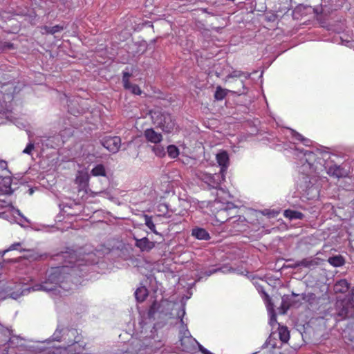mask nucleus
I'll use <instances>...</instances> for the list:
<instances>
[{
	"instance_id": "1",
	"label": "nucleus",
	"mask_w": 354,
	"mask_h": 354,
	"mask_svg": "<svg viewBox=\"0 0 354 354\" xmlns=\"http://www.w3.org/2000/svg\"><path fill=\"white\" fill-rule=\"evenodd\" d=\"M56 260L63 261V265L52 268L48 272L46 280L40 284H36L32 288H26L23 290L17 289L16 291L8 293V296L17 299L20 296L29 293L30 290H44L47 292L56 290L57 288L66 289L64 285L65 280H67L69 275L75 273V267L80 266L77 263V259L75 252L73 250L62 252L55 255Z\"/></svg>"
},
{
	"instance_id": "2",
	"label": "nucleus",
	"mask_w": 354,
	"mask_h": 354,
	"mask_svg": "<svg viewBox=\"0 0 354 354\" xmlns=\"http://www.w3.org/2000/svg\"><path fill=\"white\" fill-rule=\"evenodd\" d=\"M335 313L334 316L337 321L346 319L348 317L350 309L354 308V288L351 294H349L342 300H338L335 303Z\"/></svg>"
},
{
	"instance_id": "3",
	"label": "nucleus",
	"mask_w": 354,
	"mask_h": 354,
	"mask_svg": "<svg viewBox=\"0 0 354 354\" xmlns=\"http://www.w3.org/2000/svg\"><path fill=\"white\" fill-rule=\"evenodd\" d=\"M196 176L200 180L207 184L209 189H219L221 183L225 180L223 169L215 174L198 171L196 173Z\"/></svg>"
},
{
	"instance_id": "4",
	"label": "nucleus",
	"mask_w": 354,
	"mask_h": 354,
	"mask_svg": "<svg viewBox=\"0 0 354 354\" xmlns=\"http://www.w3.org/2000/svg\"><path fill=\"white\" fill-rule=\"evenodd\" d=\"M154 123L165 133L171 132L176 125L175 120L168 113H160L157 115Z\"/></svg>"
},
{
	"instance_id": "5",
	"label": "nucleus",
	"mask_w": 354,
	"mask_h": 354,
	"mask_svg": "<svg viewBox=\"0 0 354 354\" xmlns=\"http://www.w3.org/2000/svg\"><path fill=\"white\" fill-rule=\"evenodd\" d=\"M100 142L104 148L113 153H117L121 146V139L118 136H106L100 140Z\"/></svg>"
},
{
	"instance_id": "6",
	"label": "nucleus",
	"mask_w": 354,
	"mask_h": 354,
	"mask_svg": "<svg viewBox=\"0 0 354 354\" xmlns=\"http://www.w3.org/2000/svg\"><path fill=\"white\" fill-rule=\"evenodd\" d=\"M136 241L135 245L140 250L141 252H149L156 245V242L151 241L147 237L138 239L134 237Z\"/></svg>"
},
{
	"instance_id": "7",
	"label": "nucleus",
	"mask_w": 354,
	"mask_h": 354,
	"mask_svg": "<svg viewBox=\"0 0 354 354\" xmlns=\"http://www.w3.org/2000/svg\"><path fill=\"white\" fill-rule=\"evenodd\" d=\"M89 175L86 172L78 171L75 177V184L78 185L80 191L87 192Z\"/></svg>"
},
{
	"instance_id": "8",
	"label": "nucleus",
	"mask_w": 354,
	"mask_h": 354,
	"mask_svg": "<svg viewBox=\"0 0 354 354\" xmlns=\"http://www.w3.org/2000/svg\"><path fill=\"white\" fill-rule=\"evenodd\" d=\"M144 136L148 142L153 144H159L162 140V134L155 131L152 128L147 129L144 131Z\"/></svg>"
},
{
	"instance_id": "9",
	"label": "nucleus",
	"mask_w": 354,
	"mask_h": 354,
	"mask_svg": "<svg viewBox=\"0 0 354 354\" xmlns=\"http://www.w3.org/2000/svg\"><path fill=\"white\" fill-rule=\"evenodd\" d=\"M11 184L12 179L10 176H0V194H11L12 192Z\"/></svg>"
},
{
	"instance_id": "10",
	"label": "nucleus",
	"mask_w": 354,
	"mask_h": 354,
	"mask_svg": "<svg viewBox=\"0 0 354 354\" xmlns=\"http://www.w3.org/2000/svg\"><path fill=\"white\" fill-rule=\"evenodd\" d=\"M328 175L337 178L345 176L344 170L342 167L337 165H332L326 167Z\"/></svg>"
},
{
	"instance_id": "11",
	"label": "nucleus",
	"mask_w": 354,
	"mask_h": 354,
	"mask_svg": "<svg viewBox=\"0 0 354 354\" xmlns=\"http://www.w3.org/2000/svg\"><path fill=\"white\" fill-rule=\"evenodd\" d=\"M216 160L218 165L221 166L220 169H223V174H225L229 162V157L227 153L225 151H223L217 153Z\"/></svg>"
},
{
	"instance_id": "12",
	"label": "nucleus",
	"mask_w": 354,
	"mask_h": 354,
	"mask_svg": "<svg viewBox=\"0 0 354 354\" xmlns=\"http://www.w3.org/2000/svg\"><path fill=\"white\" fill-rule=\"evenodd\" d=\"M320 259L313 257L303 259L300 261V266L303 268H315L319 265Z\"/></svg>"
},
{
	"instance_id": "13",
	"label": "nucleus",
	"mask_w": 354,
	"mask_h": 354,
	"mask_svg": "<svg viewBox=\"0 0 354 354\" xmlns=\"http://www.w3.org/2000/svg\"><path fill=\"white\" fill-rule=\"evenodd\" d=\"M192 235L199 240H208L209 234L206 230L201 227H195L192 231Z\"/></svg>"
},
{
	"instance_id": "14",
	"label": "nucleus",
	"mask_w": 354,
	"mask_h": 354,
	"mask_svg": "<svg viewBox=\"0 0 354 354\" xmlns=\"http://www.w3.org/2000/svg\"><path fill=\"white\" fill-rule=\"evenodd\" d=\"M349 289V283L346 279L337 281L334 285L335 293H344Z\"/></svg>"
},
{
	"instance_id": "15",
	"label": "nucleus",
	"mask_w": 354,
	"mask_h": 354,
	"mask_svg": "<svg viewBox=\"0 0 354 354\" xmlns=\"http://www.w3.org/2000/svg\"><path fill=\"white\" fill-rule=\"evenodd\" d=\"M283 215L286 218H288L290 220L302 219L304 216L301 212L291 209L285 210Z\"/></svg>"
},
{
	"instance_id": "16",
	"label": "nucleus",
	"mask_w": 354,
	"mask_h": 354,
	"mask_svg": "<svg viewBox=\"0 0 354 354\" xmlns=\"http://www.w3.org/2000/svg\"><path fill=\"white\" fill-rule=\"evenodd\" d=\"M328 263L334 267H339L345 263L344 259L341 255L331 257L328 260Z\"/></svg>"
},
{
	"instance_id": "17",
	"label": "nucleus",
	"mask_w": 354,
	"mask_h": 354,
	"mask_svg": "<svg viewBox=\"0 0 354 354\" xmlns=\"http://www.w3.org/2000/svg\"><path fill=\"white\" fill-rule=\"evenodd\" d=\"M148 295V291L145 287L137 288L135 292V297L138 302L143 301Z\"/></svg>"
},
{
	"instance_id": "18",
	"label": "nucleus",
	"mask_w": 354,
	"mask_h": 354,
	"mask_svg": "<svg viewBox=\"0 0 354 354\" xmlns=\"http://www.w3.org/2000/svg\"><path fill=\"white\" fill-rule=\"evenodd\" d=\"M279 336L281 342L286 343L289 340L290 333L286 326H279Z\"/></svg>"
},
{
	"instance_id": "19",
	"label": "nucleus",
	"mask_w": 354,
	"mask_h": 354,
	"mask_svg": "<svg viewBox=\"0 0 354 354\" xmlns=\"http://www.w3.org/2000/svg\"><path fill=\"white\" fill-rule=\"evenodd\" d=\"M150 148L158 157L162 158L166 154L165 148L161 145L155 144V145L150 146Z\"/></svg>"
},
{
	"instance_id": "20",
	"label": "nucleus",
	"mask_w": 354,
	"mask_h": 354,
	"mask_svg": "<svg viewBox=\"0 0 354 354\" xmlns=\"http://www.w3.org/2000/svg\"><path fill=\"white\" fill-rule=\"evenodd\" d=\"M292 304L290 301V299L289 298V296H283L282 297L281 304L280 306L281 313L286 314L287 310L290 308Z\"/></svg>"
},
{
	"instance_id": "21",
	"label": "nucleus",
	"mask_w": 354,
	"mask_h": 354,
	"mask_svg": "<svg viewBox=\"0 0 354 354\" xmlns=\"http://www.w3.org/2000/svg\"><path fill=\"white\" fill-rule=\"evenodd\" d=\"M91 174L94 176H105L106 171L103 165L99 164L93 167L91 170Z\"/></svg>"
},
{
	"instance_id": "22",
	"label": "nucleus",
	"mask_w": 354,
	"mask_h": 354,
	"mask_svg": "<svg viewBox=\"0 0 354 354\" xmlns=\"http://www.w3.org/2000/svg\"><path fill=\"white\" fill-rule=\"evenodd\" d=\"M304 160L311 167L315 160L316 155L311 151H306L304 153Z\"/></svg>"
},
{
	"instance_id": "23",
	"label": "nucleus",
	"mask_w": 354,
	"mask_h": 354,
	"mask_svg": "<svg viewBox=\"0 0 354 354\" xmlns=\"http://www.w3.org/2000/svg\"><path fill=\"white\" fill-rule=\"evenodd\" d=\"M228 91V90L224 89L221 86H218L216 87V90L214 93V98L216 100H222L225 97Z\"/></svg>"
},
{
	"instance_id": "24",
	"label": "nucleus",
	"mask_w": 354,
	"mask_h": 354,
	"mask_svg": "<svg viewBox=\"0 0 354 354\" xmlns=\"http://www.w3.org/2000/svg\"><path fill=\"white\" fill-rule=\"evenodd\" d=\"M145 225L156 234H159V233L156 230L155 224L152 221V218L148 215H145Z\"/></svg>"
},
{
	"instance_id": "25",
	"label": "nucleus",
	"mask_w": 354,
	"mask_h": 354,
	"mask_svg": "<svg viewBox=\"0 0 354 354\" xmlns=\"http://www.w3.org/2000/svg\"><path fill=\"white\" fill-rule=\"evenodd\" d=\"M63 26L59 25H55L54 26L50 27V26H44V29L45 32L48 34L53 35L56 32H59L63 30Z\"/></svg>"
},
{
	"instance_id": "26",
	"label": "nucleus",
	"mask_w": 354,
	"mask_h": 354,
	"mask_svg": "<svg viewBox=\"0 0 354 354\" xmlns=\"http://www.w3.org/2000/svg\"><path fill=\"white\" fill-rule=\"evenodd\" d=\"M132 76V74L128 71H124L122 72V83L124 88H127L131 86L129 78Z\"/></svg>"
},
{
	"instance_id": "27",
	"label": "nucleus",
	"mask_w": 354,
	"mask_h": 354,
	"mask_svg": "<svg viewBox=\"0 0 354 354\" xmlns=\"http://www.w3.org/2000/svg\"><path fill=\"white\" fill-rule=\"evenodd\" d=\"M28 251L30 252V250H28ZM45 257H46V254H39L37 252L30 251V254L27 255L25 258H26L28 259L33 260V261H37V260H40V259H44Z\"/></svg>"
},
{
	"instance_id": "28",
	"label": "nucleus",
	"mask_w": 354,
	"mask_h": 354,
	"mask_svg": "<svg viewBox=\"0 0 354 354\" xmlns=\"http://www.w3.org/2000/svg\"><path fill=\"white\" fill-rule=\"evenodd\" d=\"M167 153L170 158H175L179 154L178 149L174 145H169L167 147Z\"/></svg>"
},
{
	"instance_id": "29",
	"label": "nucleus",
	"mask_w": 354,
	"mask_h": 354,
	"mask_svg": "<svg viewBox=\"0 0 354 354\" xmlns=\"http://www.w3.org/2000/svg\"><path fill=\"white\" fill-rule=\"evenodd\" d=\"M157 308H158L157 303L156 302L153 303V304L150 306L149 311H148V317L149 319L153 318Z\"/></svg>"
},
{
	"instance_id": "30",
	"label": "nucleus",
	"mask_w": 354,
	"mask_h": 354,
	"mask_svg": "<svg viewBox=\"0 0 354 354\" xmlns=\"http://www.w3.org/2000/svg\"><path fill=\"white\" fill-rule=\"evenodd\" d=\"M124 88L127 89V90H131V91L133 94H136V95H140L142 93L140 87L138 85L132 84L131 83V86L129 87Z\"/></svg>"
},
{
	"instance_id": "31",
	"label": "nucleus",
	"mask_w": 354,
	"mask_h": 354,
	"mask_svg": "<svg viewBox=\"0 0 354 354\" xmlns=\"http://www.w3.org/2000/svg\"><path fill=\"white\" fill-rule=\"evenodd\" d=\"M223 270L222 268H209L207 270H205L204 272H203V274L206 277H209L211 276L212 274H215L218 272H221Z\"/></svg>"
},
{
	"instance_id": "32",
	"label": "nucleus",
	"mask_w": 354,
	"mask_h": 354,
	"mask_svg": "<svg viewBox=\"0 0 354 354\" xmlns=\"http://www.w3.org/2000/svg\"><path fill=\"white\" fill-rule=\"evenodd\" d=\"M21 245L20 243H15L12 244L7 250L3 251V254L6 252L10 251V250H20L22 251V249H19V247ZM23 251H26V250L23 249Z\"/></svg>"
},
{
	"instance_id": "33",
	"label": "nucleus",
	"mask_w": 354,
	"mask_h": 354,
	"mask_svg": "<svg viewBox=\"0 0 354 354\" xmlns=\"http://www.w3.org/2000/svg\"><path fill=\"white\" fill-rule=\"evenodd\" d=\"M12 48L13 44L12 43L0 41V52H2L6 49H11Z\"/></svg>"
},
{
	"instance_id": "34",
	"label": "nucleus",
	"mask_w": 354,
	"mask_h": 354,
	"mask_svg": "<svg viewBox=\"0 0 354 354\" xmlns=\"http://www.w3.org/2000/svg\"><path fill=\"white\" fill-rule=\"evenodd\" d=\"M34 149L35 145L33 142H30L27 145L26 147L24 149L23 153L30 155Z\"/></svg>"
},
{
	"instance_id": "35",
	"label": "nucleus",
	"mask_w": 354,
	"mask_h": 354,
	"mask_svg": "<svg viewBox=\"0 0 354 354\" xmlns=\"http://www.w3.org/2000/svg\"><path fill=\"white\" fill-rule=\"evenodd\" d=\"M243 74V73L240 71H234L228 75H227L226 78L230 79L233 77H240Z\"/></svg>"
},
{
	"instance_id": "36",
	"label": "nucleus",
	"mask_w": 354,
	"mask_h": 354,
	"mask_svg": "<svg viewBox=\"0 0 354 354\" xmlns=\"http://www.w3.org/2000/svg\"><path fill=\"white\" fill-rule=\"evenodd\" d=\"M291 135L293 138L297 140H301V139H303V136L300 134L299 133L297 132L296 131L293 129H290Z\"/></svg>"
},
{
	"instance_id": "37",
	"label": "nucleus",
	"mask_w": 354,
	"mask_h": 354,
	"mask_svg": "<svg viewBox=\"0 0 354 354\" xmlns=\"http://www.w3.org/2000/svg\"><path fill=\"white\" fill-rule=\"evenodd\" d=\"M265 18L266 21L273 22L277 19V15L274 13H270V15H266Z\"/></svg>"
},
{
	"instance_id": "38",
	"label": "nucleus",
	"mask_w": 354,
	"mask_h": 354,
	"mask_svg": "<svg viewBox=\"0 0 354 354\" xmlns=\"http://www.w3.org/2000/svg\"><path fill=\"white\" fill-rule=\"evenodd\" d=\"M270 313H271V316H270V324L272 326H273L274 324H277V317H276V315L274 313V311L270 312Z\"/></svg>"
},
{
	"instance_id": "39",
	"label": "nucleus",
	"mask_w": 354,
	"mask_h": 354,
	"mask_svg": "<svg viewBox=\"0 0 354 354\" xmlns=\"http://www.w3.org/2000/svg\"><path fill=\"white\" fill-rule=\"evenodd\" d=\"M53 2H52L50 0L49 1H45V3L46 4V6H48V8L46 9H45V11H44V13L46 14V15H48L50 14V9H53V6H50V3H53Z\"/></svg>"
},
{
	"instance_id": "40",
	"label": "nucleus",
	"mask_w": 354,
	"mask_h": 354,
	"mask_svg": "<svg viewBox=\"0 0 354 354\" xmlns=\"http://www.w3.org/2000/svg\"><path fill=\"white\" fill-rule=\"evenodd\" d=\"M261 292L263 294V300L265 301V303L271 300V298L268 295V294L265 292L263 289L261 290Z\"/></svg>"
},
{
	"instance_id": "41",
	"label": "nucleus",
	"mask_w": 354,
	"mask_h": 354,
	"mask_svg": "<svg viewBox=\"0 0 354 354\" xmlns=\"http://www.w3.org/2000/svg\"><path fill=\"white\" fill-rule=\"evenodd\" d=\"M266 307L268 308V310L269 312H273L274 311V304L272 302V299L268 302L266 303Z\"/></svg>"
},
{
	"instance_id": "42",
	"label": "nucleus",
	"mask_w": 354,
	"mask_h": 354,
	"mask_svg": "<svg viewBox=\"0 0 354 354\" xmlns=\"http://www.w3.org/2000/svg\"><path fill=\"white\" fill-rule=\"evenodd\" d=\"M288 268H292V269H296V268H301V266H300V261H297L292 264H290L288 266Z\"/></svg>"
},
{
	"instance_id": "43",
	"label": "nucleus",
	"mask_w": 354,
	"mask_h": 354,
	"mask_svg": "<svg viewBox=\"0 0 354 354\" xmlns=\"http://www.w3.org/2000/svg\"><path fill=\"white\" fill-rule=\"evenodd\" d=\"M60 333H61V330H59V329H57L56 331L55 332V333L53 334V339H55L56 341H59V335L60 334Z\"/></svg>"
},
{
	"instance_id": "44",
	"label": "nucleus",
	"mask_w": 354,
	"mask_h": 354,
	"mask_svg": "<svg viewBox=\"0 0 354 354\" xmlns=\"http://www.w3.org/2000/svg\"><path fill=\"white\" fill-rule=\"evenodd\" d=\"M0 167L3 169H7V162L0 160Z\"/></svg>"
},
{
	"instance_id": "45",
	"label": "nucleus",
	"mask_w": 354,
	"mask_h": 354,
	"mask_svg": "<svg viewBox=\"0 0 354 354\" xmlns=\"http://www.w3.org/2000/svg\"><path fill=\"white\" fill-rule=\"evenodd\" d=\"M301 142H303L305 145H308L310 142V140L308 138H306L303 136V139H301L300 140Z\"/></svg>"
},
{
	"instance_id": "46",
	"label": "nucleus",
	"mask_w": 354,
	"mask_h": 354,
	"mask_svg": "<svg viewBox=\"0 0 354 354\" xmlns=\"http://www.w3.org/2000/svg\"><path fill=\"white\" fill-rule=\"evenodd\" d=\"M75 344L71 345V348L69 349V351L70 352L72 351L73 348L75 347Z\"/></svg>"
},
{
	"instance_id": "47",
	"label": "nucleus",
	"mask_w": 354,
	"mask_h": 354,
	"mask_svg": "<svg viewBox=\"0 0 354 354\" xmlns=\"http://www.w3.org/2000/svg\"><path fill=\"white\" fill-rule=\"evenodd\" d=\"M20 15L26 16V15H27V12H22Z\"/></svg>"
},
{
	"instance_id": "48",
	"label": "nucleus",
	"mask_w": 354,
	"mask_h": 354,
	"mask_svg": "<svg viewBox=\"0 0 354 354\" xmlns=\"http://www.w3.org/2000/svg\"><path fill=\"white\" fill-rule=\"evenodd\" d=\"M292 296L295 297V296H297V294H295L294 292H292Z\"/></svg>"
},
{
	"instance_id": "49",
	"label": "nucleus",
	"mask_w": 354,
	"mask_h": 354,
	"mask_svg": "<svg viewBox=\"0 0 354 354\" xmlns=\"http://www.w3.org/2000/svg\"><path fill=\"white\" fill-rule=\"evenodd\" d=\"M70 332H71L73 335H74V333H75V331H74V330H70Z\"/></svg>"
},
{
	"instance_id": "50",
	"label": "nucleus",
	"mask_w": 354,
	"mask_h": 354,
	"mask_svg": "<svg viewBox=\"0 0 354 354\" xmlns=\"http://www.w3.org/2000/svg\"><path fill=\"white\" fill-rule=\"evenodd\" d=\"M287 261H292V259H288Z\"/></svg>"
},
{
	"instance_id": "51",
	"label": "nucleus",
	"mask_w": 354,
	"mask_h": 354,
	"mask_svg": "<svg viewBox=\"0 0 354 354\" xmlns=\"http://www.w3.org/2000/svg\"><path fill=\"white\" fill-rule=\"evenodd\" d=\"M8 288H9V289H10V290H11L12 289V288H10V287H8Z\"/></svg>"
},
{
	"instance_id": "52",
	"label": "nucleus",
	"mask_w": 354,
	"mask_h": 354,
	"mask_svg": "<svg viewBox=\"0 0 354 354\" xmlns=\"http://www.w3.org/2000/svg\"><path fill=\"white\" fill-rule=\"evenodd\" d=\"M241 85L243 86V82H241Z\"/></svg>"
},
{
	"instance_id": "53",
	"label": "nucleus",
	"mask_w": 354,
	"mask_h": 354,
	"mask_svg": "<svg viewBox=\"0 0 354 354\" xmlns=\"http://www.w3.org/2000/svg\"><path fill=\"white\" fill-rule=\"evenodd\" d=\"M18 286H20V284H18ZM17 286H15V288H17Z\"/></svg>"
}]
</instances>
